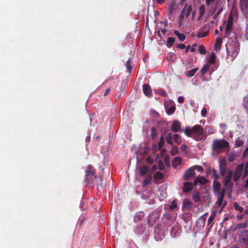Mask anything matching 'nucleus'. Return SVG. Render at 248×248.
Listing matches in <instances>:
<instances>
[{
    "instance_id": "nucleus-27",
    "label": "nucleus",
    "mask_w": 248,
    "mask_h": 248,
    "mask_svg": "<svg viewBox=\"0 0 248 248\" xmlns=\"http://www.w3.org/2000/svg\"><path fill=\"white\" fill-rule=\"evenodd\" d=\"M216 56L215 53L214 52H212L211 54L210 58H209V59L208 61V62L210 64H215V62H216Z\"/></svg>"
},
{
    "instance_id": "nucleus-2",
    "label": "nucleus",
    "mask_w": 248,
    "mask_h": 248,
    "mask_svg": "<svg viewBox=\"0 0 248 248\" xmlns=\"http://www.w3.org/2000/svg\"><path fill=\"white\" fill-rule=\"evenodd\" d=\"M193 138L196 141H200L203 139V128L199 124L192 127Z\"/></svg>"
},
{
    "instance_id": "nucleus-12",
    "label": "nucleus",
    "mask_w": 248,
    "mask_h": 248,
    "mask_svg": "<svg viewBox=\"0 0 248 248\" xmlns=\"http://www.w3.org/2000/svg\"><path fill=\"white\" fill-rule=\"evenodd\" d=\"M143 92L144 94L148 97H150L152 95V90L150 86L148 84L143 85Z\"/></svg>"
},
{
    "instance_id": "nucleus-16",
    "label": "nucleus",
    "mask_w": 248,
    "mask_h": 248,
    "mask_svg": "<svg viewBox=\"0 0 248 248\" xmlns=\"http://www.w3.org/2000/svg\"><path fill=\"white\" fill-rule=\"evenodd\" d=\"M192 198L195 202H199L201 201L200 193L198 191H193L192 192Z\"/></svg>"
},
{
    "instance_id": "nucleus-5",
    "label": "nucleus",
    "mask_w": 248,
    "mask_h": 248,
    "mask_svg": "<svg viewBox=\"0 0 248 248\" xmlns=\"http://www.w3.org/2000/svg\"><path fill=\"white\" fill-rule=\"evenodd\" d=\"M244 168L243 164H239L236 168L233 177V181L236 182L240 177Z\"/></svg>"
},
{
    "instance_id": "nucleus-50",
    "label": "nucleus",
    "mask_w": 248,
    "mask_h": 248,
    "mask_svg": "<svg viewBox=\"0 0 248 248\" xmlns=\"http://www.w3.org/2000/svg\"><path fill=\"white\" fill-rule=\"evenodd\" d=\"M158 166V169L161 170H163L165 168V166H164V164L162 161L160 160L159 161Z\"/></svg>"
},
{
    "instance_id": "nucleus-1",
    "label": "nucleus",
    "mask_w": 248,
    "mask_h": 248,
    "mask_svg": "<svg viewBox=\"0 0 248 248\" xmlns=\"http://www.w3.org/2000/svg\"><path fill=\"white\" fill-rule=\"evenodd\" d=\"M93 167L90 165L88 166V170L86 171V182L88 184L93 185H98L97 178L95 175V173L93 169Z\"/></svg>"
},
{
    "instance_id": "nucleus-36",
    "label": "nucleus",
    "mask_w": 248,
    "mask_h": 248,
    "mask_svg": "<svg viewBox=\"0 0 248 248\" xmlns=\"http://www.w3.org/2000/svg\"><path fill=\"white\" fill-rule=\"evenodd\" d=\"M164 177V174L160 171L157 172L154 176V178L156 180H161Z\"/></svg>"
},
{
    "instance_id": "nucleus-54",
    "label": "nucleus",
    "mask_w": 248,
    "mask_h": 248,
    "mask_svg": "<svg viewBox=\"0 0 248 248\" xmlns=\"http://www.w3.org/2000/svg\"><path fill=\"white\" fill-rule=\"evenodd\" d=\"M222 12V9L220 8L218 10V11L213 16V18L216 19L218 16Z\"/></svg>"
},
{
    "instance_id": "nucleus-40",
    "label": "nucleus",
    "mask_w": 248,
    "mask_h": 248,
    "mask_svg": "<svg viewBox=\"0 0 248 248\" xmlns=\"http://www.w3.org/2000/svg\"><path fill=\"white\" fill-rule=\"evenodd\" d=\"M164 143V138L163 136H161L160 138L159 141L158 143V148L159 149H161Z\"/></svg>"
},
{
    "instance_id": "nucleus-11",
    "label": "nucleus",
    "mask_w": 248,
    "mask_h": 248,
    "mask_svg": "<svg viewBox=\"0 0 248 248\" xmlns=\"http://www.w3.org/2000/svg\"><path fill=\"white\" fill-rule=\"evenodd\" d=\"M232 171L230 170L227 175L223 178V186L225 187L227 186L229 183H230L232 178Z\"/></svg>"
},
{
    "instance_id": "nucleus-38",
    "label": "nucleus",
    "mask_w": 248,
    "mask_h": 248,
    "mask_svg": "<svg viewBox=\"0 0 248 248\" xmlns=\"http://www.w3.org/2000/svg\"><path fill=\"white\" fill-rule=\"evenodd\" d=\"M234 208L235 210L239 211L240 212H242L244 210V208L239 205L238 202H234L233 204Z\"/></svg>"
},
{
    "instance_id": "nucleus-6",
    "label": "nucleus",
    "mask_w": 248,
    "mask_h": 248,
    "mask_svg": "<svg viewBox=\"0 0 248 248\" xmlns=\"http://www.w3.org/2000/svg\"><path fill=\"white\" fill-rule=\"evenodd\" d=\"M181 123L177 120H175L173 122L171 126V130L175 133L180 132H183V130L181 128Z\"/></svg>"
},
{
    "instance_id": "nucleus-35",
    "label": "nucleus",
    "mask_w": 248,
    "mask_h": 248,
    "mask_svg": "<svg viewBox=\"0 0 248 248\" xmlns=\"http://www.w3.org/2000/svg\"><path fill=\"white\" fill-rule=\"evenodd\" d=\"M210 67V66L209 64H206L204 65L201 70V74L202 75H204L209 70Z\"/></svg>"
},
{
    "instance_id": "nucleus-14",
    "label": "nucleus",
    "mask_w": 248,
    "mask_h": 248,
    "mask_svg": "<svg viewBox=\"0 0 248 248\" xmlns=\"http://www.w3.org/2000/svg\"><path fill=\"white\" fill-rule=\"evenodd\" d=\"M207 181L208 180L206 178L203 177H197L194 180L193 184L195 186L198 185V184L202 185L206 183Z\"/></svg>"
},
{
    "instance_id": "nucleus-47",
    "label": "nucleus",
    "mask_w": 248,
    "mask_h": 248,
    "mask_svg": "<svg viewBox=\"0 0 248 248\" xmlns=\"http://www.w3.org/2000/svg\"><path fill=\"white\" fill-rule=\"evenodd\" d=\"M158 93L161 96L166 97L167 96V93L163 89H159L158 90Z\"/></svg>"
},
{
    "instance_id": "nucleus-62",
    "label": "nucleus",
    "mask_w": 248,
    "mask_h": 248,
    "mask_svg": "<svg viewBox=\"0 0 248 248\" xmlns=\"http://www.w3.org/2000/svg\"><path fill=\"white\" fill-rule=\"evenodd\" d=\"M190 47V45H188L186 47V49L185 52L186 53L188 52Z\"/></svg>"
},
{
    "instance_id": "nucleus-33",
    "label": "nucleus",
    "mask_w": 248,
    "mask_h": 248,
    "mask_svg": "<svg viewBox=\"0 0 248 248\" xmlns=\"http://www.w3.org/2000/svg\"><path fill=\"white\" fill-rule=\"evenodd\" d=\"M198 50L199 53L201 54L205 55L206 53V50L205 49V48L202 45H200L199 46Z\"/></svg>"
},
{
    "instance_id": "nucleus-64",
    "label": "nucleus",
    "mask_w": 248,
    "mask_h": 248,
    "mask_svg": "<svg viewBox=\"0 0 248 248\" xmlns=\"http://www.w3.org/2000/svg\"><path fill=\"white\" fill-rule=\"evenodd\" d=\"M165 1L164 0H156V2L159 4H162Z\"/></svg>"
},
{
    "instance_id": "nucleus-42",
    "label": "nucleus",
    "mask_w": 248,
    "mask_h": 248,
    "mask_svg": "<svg viewBox=\"0 0 248 248\" xmlns=\"http://www.w3.org/2000/svg\"><path fill=\"white\" fill-rule=\"evenodd\" d=\"M208 34V31L204 32H199L197 35V37L199 38H201L207 36Z\"/></svg>"
},
{
    "instance_id": "nucleus-3",
    "label": "nucleus",
    "mask_w": 248,
    "mask_h": 248,
    "mask_svg": "<svg viewBox=\"0 0 248 248\" xmlns=\"http://www.w3.org/2000/svg\"><path fill=\"white\" fill-rule=\"evenodd\" d=\"M229 147V143L225 140H213L212 148L214 151L223 149Z\"/></svg>"
},
{
    "instance_id": "nucleus-58",
    "label": "nucleus",
    "mask_w": 248,
    "mask_h": 248,
    "mask_svg": "<svg viewBox=\"0 0 248 248\" xmlns=\"http://www.w3.org/2000/svg\"><path fill=\"white\" fill-rule=\"evenodd\" d=\"M157 168V166L156 165H154L151 169V171L152 172H155Z\"/></svg>"
},
{
    "instance_id": "nucleus-55",
    "label": "nucleus",
    "mask_w": 248,
    "mask_h": 248,
    "mask_svg": "<svg viewBox=\"0 0 248 248\" xmlns=\"http://www.w3.org/2000/svg\"><path fill=\"white\" fill-rule=\"evenodd\" d=\"M206 113H207V109L205 108H203L201 111V115L202 117H205Z\"/></svg>"
},
{
    "instance_id": "nucleus-20",
    "label": "nucleus",
    "mask_w": 248,
    "mask_h": 248,
    "mask_svg": "<svg viewBox=\"0 0 248 248\" xmlns=\"http://www.w3.org/2000/svg\"><path fill=\"white\" fill-rule=\"evenodd\" d=\"M165 140L170 145H172L173 144V137L171 133H169L167 134L165 137Z\"/></svg>"
},
{
    "instance_id": "nucleus-57",
    "label": "nucleus",
    "mask_w": 248,
    "mask_h": 248,
    "mask_svg": "<svg viewBox=\"0 0 248 248\" xmlns=\"http://www.w3.org/2000/svg\"><path fill=\"white\" fill-rule=\"evenodd\" d=\"M197 46V44L196 43L194 44L192 46V47L191 48L190 51L191 52H194L196 50V47Z\"/></svg>"
},
{
    "instance_id": "nucleus-59",
    "label": "nucleus",
    "mask_w": 248,
    "mask_h": 248,
    "mask_svg": "<svg viewBox=\"0 0 248 248\" xmlns=\"http://www.w3.org/2000/svg\"><path fill=\"white\" fill-rule=\"evenodd\" d=\"M184 101V98L182 96H179L178 98V102L180 103H182Z\"/></svg>"
},
{
    "instance_id": "nucleus-25",
    "label": "nucleus",
    "mask_w": 248,
    "mask_h": 248,
    "mask_svg": "<svg viewBox=\"0 0 248 248\" xmlns=\"http://www.w3.org/2000/svg\"><path fill=\"white\" fill-rule=\"evenodd\" d=\"M148 171V168L146 166H144L140 168V175L141 176H144L147 174Z\"/></svg>"
},
{
    "instance_id": "nucleus-37",
    "label": "nucleus",
    "mask_w": 248,
    "mask_h": 248,
    "mask_svg": "<svg viewBox=\"0 0 248 248\" xmlns=\"http://www.w3.org/2000/svg\"><path fill=\"white\" fill-rule=\"evenodd\" d=\"M175 41V39L172 37H168L167 39V46L168 47H170L172 46L173 43Z\"/></svg>"
},
{
    "instance_id": "nucleus-45",
    "label": "nucleus",
    "mask_w": 248,
    "mask_h": 248,
    "mask_svg": "<svg viewBox=\"0 0 248 248\" xmlns=\"http://www.w3.org/2000/svg\"><path fill=\"white\" fill-rule=\"evenodd\" d=\"M177 206V204L175 201L173 200L171 202L170 205V208L171 210H173L175 209Z\"/></svg>"
},
{
    "instance_id": "nucleus-39",
    "label": "nucleus",
    "mask_w": 248,
    "mask_h": 248,
    "mask_svg": "<svg viewBox=\"0 0 248 248\" xmlns=\"http://www.w3.org/2000/svg\"><path fill=\"white\" fill-rule=\"evenodd\" d=\"M157 135V130L156 129L153 127L151 129V136L152 139H155Z\"/></svg>"
},
{
    "instance_id": "nucleus-60",
    "label": "nucleus",
    "mask_w": 248,
    "mask_h": 248,
    "mask_svg": "<svg viewBox=\"0 0 248 248\" xmlns=\"http://www.w3.org/2000/svg\"><path fill=\"white\" fill-rule=\"evenodd\" d=\"M215 0H205L206 4L210 5Z\"/></svg>"
},
{
    "instance_id": "nucleus-29",
    "label": "nucleus",
    "mask_w": 248,
    "mask_h": 248,
    "mask_svg": "<svg viewBox=\"0 0 248 248\" xmlns=\"http://www.w3.org/2000/svg\"><path fill=\"white\" fill-rule=\"evenodd\" d=\"M198 70L197 68H195L192 70H188L186 73V76L188 77H192L195 75Z\"/></svg>"
},
{
    "instance_id": "nucleus-10",
    "label": "nucleus",
    "mask_w": 248,
    "mask_h": 248,
    "mask_svg": "<svg viewBox=\"0 0 248 248\" xmlns=\"http://www.w3.org/2000/svg\"><path fill=\"white\" fill-rule=\"evenodd\" d=\"M240 9L244 15H246L248 12V0H244L240 2Z\"/></svg>"
},
{
    "instance_id": "nucleus-51",
    "label": "nucleus",
    "mask_w": 248,
    "mask_h": 248,
    "mask_svg": "<svg viewBox=\"0 0 248 248\" xmlns=\"http://www.w3.org/2000/svg\"><path fill=\"white\" fill-rule=\"evenodd\" d=\"M212 171L213 173L214 176L216 179H218L220 178L219 175L217 173V171L216 170H215V169H213L212 170Z\"/></svg>"
},
{
    "instance_id": "nucleus-23",
    "label": "nucleus",
    "mask_w": 248,
    "mask_h": 248,
    "mask_svg": "<svg viewBox=\"0 0 248 248\" xmlns=\"http://www.w3.org/2000/svg\"><path fill=\"white\" fill-rule=\"evenodd\" d=\"M173 33L174 35L177 36L178 39L181 41H184L186 39V35L183 33H180L178 31L175 30L173 31Z\"/></svg>"
},
{
    "instance_id": "nucleus-61",
    "label": "nucleus",
    "mask_w": 248,
    "mask_h": 248,
    "mask_svg": "<svg viewBox=\"0 0 248 248\" xmlns=\"http://www.w3.org/2000/svg\"><path fill=\"white\" fill-rule=\"evenodd\" d=\"M110 89L109 88H108L105 92V93H104V96H107V95H108L110 92Z\"/></svg>"
},
{
    "instance_id": "nucleus-34",
    "label": "nucleus",
    "mask_w": 248,
    "mask_h": 248,
    "mask_svg": "<svg viewBox=\"0 0 248 248\" xmlns=\"http://www.w3.org/2000/svg\"><path fill=\"white\" fill-rule=\"evenodd\" d=\"M191 11H192V5H190L187 6V5H186V11L185 13V15L186 16V18H187L189 16V15H190V13L191 12Z\"/></svg>"
},
{
    "instance_id": "nucleus-30",
    "label": "nucleus",
    "mask_w": 248,
    "mask_h": 248,
    "mask_svg": "<svg viewBox=\"0 0 248 248\" xmlns=\"http://www.w3.org/2000/svg\"><path fill=\"white\" fill-rule=\"evenodd\" d=\"M179 153V151L178 149V147L174 145L173 144L171 145V149L170 150V155H174L178 154Z\"/></svg>"
},
{
    "instance_id": "nucleus-13",
    "label": "nucleus",
    "mask_w": 248,
    "mask_h": 248,
    "mask_svg": "<svg viewBox=\"0 0 248 248\" xmlns=\"http://www.w3.org/2000/svg\"><path fill=\"white\" fill-rule=\"evenodd\" d=\"M221 185V184L217 181L214 180L213 183V190L215 193H217L219 192Z\"/></svg>"
},
{
    "instance_id": "nucleus-43",
    "label": "nucleus",
    "mask_w": 248,
    "mask_h": 248,
    "mask_svg": "<svg viewBox=\"0 0 248 248\" xmlns=\"http://www.w3.org/2000/svg\"><path fill=\"white\" fill-rule=\"evenodd\" d=\"M247 226L246 223H240L237 225L235 227V230H238L239 229H244L246 228Z\"/></svg>"
},
{
    "instance_id": "nucleus-22",
    "label": "nucleus",
    "mask_w": 248,
    "mask_h": 248,
    "mask_svg": "<svg viewBox=\"0 0 248 248\" xmlns=\"http://www.w3.org/2000/svg\"><path fill=\"white\" fill-rule=\"evenodd\" d=\"M145 214L144 212L140 211L137 212L134 217V220L135 221H139L144 217Z\"/></svg>"
},
{
    "instance_id": "nucleus-63",
    "label": "nucleus",
    "mask_w": 248,
    "mask_h": 248,
    "mask_svg": "<svg viewBox=\"0 0 248 248\" xmlns=\"http://www.w3.org/2000/svg\"><path fill=\"white\" fill-rule=\"evenodd\" d=\"M226 21L224 20L223 26L220 27L219 29H220V31H223V26L226 24Z\"/></svg>"
},
{
    "instance_id": "nucleus-46",
    "label": "nucleus",
    "mask_w": 248,
    "mask_h": 248,
    "mask_svg": "<svg viewBox=\"0 0 248 248\" xmlns=\"http://www.w3.org/2000/svg\"><path fill=\"white\" fill-rule=\"evenodd\" d=\"M248 161H247V162L246 164L243 176L245 177L248 175Z\"/></svg>"
},
{
    "instance_id": "nucleus-19",
    "label": "nucleus",
    "mask_w": 248,
    "mask_h": 248,
    "mask_svg": "<svg viewBox=\"0 0 248 248\" xmlns=\"http://www.w3.org/2000/svg\"><path fill=\"white\" fill-rule=\"evenodd\" d=\"M180 149L184 155H187L189 153V148L185 144H182L180 146Z\"/></svg>"
},
{
    "instance_id": "nucleus-56",
    "label": "nucleus",
    "mask_w": 248,
    "mask_h": 248,
    "mask_svg": "<svg viewBox=\"0 0 248 248\" xmlns=\"http://www.w3.org/2000/svg\"><path fill=\"white\" fill-rule=\"evenodd\" d=\"M177 47L179 49H184L186 48V46L184 44H179L177 45Z\"/></svg>"
},
{
    "instance_id": "nucleus-9",
    "label": "nucleus",
    "mask_w": 248,
    "mask_h": 248,
    "mask_svg": "<svg viewBox=\"0 0 248 248\" xmlns=\"http://www.w3.org/2000/svg\"><path fill=\"white\" fill-rule=\"evenodd\" d=\"M233 25V16L230 14L228 19V22L225 29V35L231 31V28Z\"/></svg>"
},
{
    "instance_id": "nucleus-28",
    "label": "nucleus",
    "mask_w": 248,
    "mask_h": 248,
    "mask_svg": "<svg viewBox=\"0 0 248 248\" xmlns=\"http://www.w3.org/2000/svg\"><path fill=\"white\" fill-rule=\"evenodd\" d=\"M176 4L175 2H172L169 5L168 11L170 14H172L175 9Z\"/></svg>"
},
{
    "instance_id": "nucleus-53",
    "label": "nucleus",
    "mask_w": 248,
    "mask_h": 248,
    "mask_svg": "<svg viewBox=\"0 0 248 248\" xmlns=\"http://www.w3.org/2000/svg\"><path fill=\"white\" fill-rule=\"evenodd\" d=\"M233 50L234 51L233 52H232V56H231L232 58L233 59L237 56V55L238 53L237 49L235 48V47H234Z\"/></svg>"
},
{
    "instance_id": "nucleus-18",
    "label": "nucleus",
    "mask_w": 248,
    "mask_h": 248,
    "mask_svg": "<svg viewBox=\"0 0 248 248\" xmlns=\"http://www.w3.org/2000/svg\"><path fill=\"white\" fill-rule=\"evenodd\" d=\"M181 162L182 158L180 157H176L173 159L172 162V165L174 168H176L179 165L181 164Z\"/></svg>"
},
{
    "instance_id": "nucleus-21",
    "label": "nucleus",
    "mask_w": 248,
    "mask_h": 248,
    "mask_svg": "<svg viewBox=\"0 0 248 248\" xmlns=\"http://www.w3.org/2000/svg\"><path fill=\"white\" fill-rule=\"evenodd\" d=\"M192 127L191 128L189 126H186L184 132L185 134L188 137H193V132H192Z\"/></svg>"
},
{
    "instance_id": "nucleus-49",
    "label": "nucleus",
    "mask_w": 248,
    "mask_h": 248,
    "mask_svg": "<svg viewBox=\"0 0 248 248\" xmlns=\"http://www.w3.org/2000/svg\"><path fill=\"white\" fill-rule=\"evenodd\" d=\"M175 111V108L174 107H171L170 108L166 109V112L168 114H171L174 113Z\"/></svg>"
},
{
    "instance_id": "nucleus-26",
    "label": "nucleus",
    "mask_w": 248,
    "mask_h": 248,
    "mask_svg": "<svg viewBox=\"0 0 248 248\" xmlns=\"http://www.w3.org/2000/svg\"><path fill=\"white\" fill-rule=\"evenodd\" d=\"M173 140L175 143L179 145L181 143V141H179L181 139V136L178 134H172Z\"/></svg>"
},
{
    "instance_id": "nucleus-52",
    "label": "nucleus",
    "mask_w": 248,
    "mask_h": 248,
    "mask_svg": "<svg viewBox=\"0 0 248 248\" xmlns=\"http://www.w3.org/2000/svg\"><path fill=\"white\" fill-rule=\"evenodd\" d=\"M130 62H131L130 60H128L126 62V67L127 68V70L129 72H130L131 71V69H132V66L130 65Z\"/></svg>"
},
{
    "instance_id": "nucleus-4",
    "label": "nucleus",
    "mask_w": 248,
    "mask_h": 248,
    "mask_svg": "<svg viewBox=\"0 0 248 248\" xmlns=\"http://www.w3.org/2000/svg\"><path fill=\"white\" fill-rule=\"evenodd\" d=\"M195 174L194 167H192L185 171L184 174V179L185 180H191L195 177Z\"/></svg>"
},
{
    "instance_id": "nucleus-7",
    "label": "nucleus",
    "mask_w": 248,
    "mask_h": 248,
    "mask_svg": "<svg viewBox=\"0 0 248 248\" xmlns=\"http://www.w3.org/2000/svg\"><path fill=\"white\" fill-rule=\"evenodd\" d=\"M219 173L221 176H224L227 170L226 163L224 159H222L219 162Z\"/></svg>"
},
{
    "instance_id": "nucleus-32",
    "label": "nucleus",
    "mask_w": 248,
    "mask_h": 248,
    "mask_svg": "<svg viewBox=\"0 0 248 248\" xmlns=\"http://www.w3.org/2000/svg\"><path fill=\"white\" fill-rule=\"evenodd\" d=\"M152 179V175H148L143 182V186H146L149 184Z\"/></svg>"
},
{
    "instance_id": "nucleus-48",
    "label": "nucleus",
    "mask_w": 248,
    "mask_h": 248,
    "mask_svg": "<svg viewBox=\"0 0 248 248\" xmlns=\"http://www.w3.org/2000/svg\"><path fill=\"white\" fill-rule=\"evenodd\" d=\"M194 167V170H195V169H197V170L200 172H202L203 171V168L201 166H199V165H195L193 166Z\"/></svg>"
},
{
    "instance_id": "nucleus-24",
    "label": "nucleus",
    "mask_w": 248,
    "mask_h": 248,
    "mask_svg": "<svg viewBox=\"0 0 248 248\" xmlns=\"http://www.w3.org/2000/svg\"><path fill=\"white\" fill-rule=\"evenodd\" d=\"M222 38H217L215 43V50L217 51L218 49H220L222 45Z\"/></svg>"
},
{
    "instance_id": "nucleus-44",
    "label": "nucleus",
    "mask_w": 248,
    "mask_h": 248,
    "mask_svg": "<svg viewBox=\"0 0 248 248\" xmlns=\"http://www.w3.org/2000/svg\"><path fill=\"white\" fill-rule=\"evenodd\" d=\"M186 8V4L185 6V7L183 9L182 11H181V14H180V16L179 17V18H180L181 21L184 20L185 16H186L185 15V13Z\"/></svg>"
},
{
    "instance_id": "nucleus-15",
    "label": "nucleus",
    "mask_w": 248,
    "mask_h": 248,
    "mask_svg": "<svg viewBox=\"0 0 248 248\" xmlns=\"http://www.w3.org/2000/svg\"><path fill=\"white\" fill-rule=\"evenodd\" d=\"M193 185L191 182H186L184 184L183 191L184 192H188L192 190Z\"/></svg>"
},
{
    "instance_id": "nucleus-8",
    "label": "nucleus",
    "mask_w": 248,
    "mask_h": 248,
    "mask_svg": "<svg viewBox=\"0 0 248 248\" xmlns=\"http://www.w3.org/2000/svg\"><path fill=\"white\" fill-rule=\"evenodd\" d=\"M193 205V203L190 201L189 199H185L182 202V207L183 210L189 211L190 210L191 207Z\"/></svg>"
},
{
    "instance_id": "nucleus-31",
    "label": "nucleus",
    "mask_w": 248,
    "mask_h": 248,
    "mask_svg": "<svg viewBox=\"0 0 248 248\" xmlns=\"http://www.w3.org/2000/svg\"><path fill=\"white\" fill-rule=\"evenodd\" d=\"M216 215H217L216 211H214L211 214V215L210 216V217L208 219V221H207L208 225L210 224L213 222V221L214 220L215 217H216Z\"/></svg>"
},
{
    "instance_id": "nucleus-41",
    "label": "nucleus",
    "mask_w": 248,
    "mask_h": 248,
    "mask_svg": "<svg viewBox=\"0 0 248 248\" xmlns=\"http://www.w3.org/2000/svg\"><path fill=\"white\" fill-rule=\"evenodd\" d=\"M199 10V14L200 15V16H202L204 15V14L205 13V8L204 5H202L200 7Z\"/></svg>"
},
{
    "instance_id": "nucleus-17",
    "label": "nucleus",
    "mask_w": 248,
    "mask_h": 248,
    "mask_svg": "<svg viewBox=\"0 0 248 248\" xmlns=\"http://www.w3.org/2000/svg\"><path fill=\"white\" fill-rule=\"evenodd\" d=\"M225 189L223 188L221 192L220 193V196L217 198V203L219 205H221L222 203V202L225 196Z\"/></svg>"
}]
</instances>
